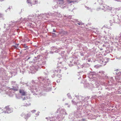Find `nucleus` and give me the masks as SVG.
I'll return each mask as SVG.
<instances>
[{"mask_svg":"<svg viewBox=\"0 0 121 121\" xmlns=\"http://www.w3.org/2000/svg\"><path fill=\"white\" fill-rule=\"evenodd\" d=\"M99 82L98 83H97V82H95V86H96V89H95L96 90H99V92H100V90H101L102 89V88L101 87V86L99 85Z\"/></svg>","mask_w":121,"mask_h":121,"instance_id":"nucleus-12","label":"nucleus"},{"mask_svg":"<svg viewBox=\"0 0 121 121\" xmlns=\"http://www.w3.org/2000/svg\"><path fill=\"white\" fill-rule=\"evenodd\" d=\"M19 93L22 96L25 95L26 94V92L24 91L23 89H20L19 90Z\"/></svg>","mask_w":121,"mask_h":121,"instance_id":"nucleus-19","label":"nucleus"},{"mask_svg":"<svg viewBox=\"0 0 121 121\" xmlns=\"http://www.w3.org/2000/svg\"><path fill=\"white\" fill-rule=\"evenodd\" d=\"M97 74L94 72H90L88 74V77L90 79H92V80L95 82H97L98 83L99 80L97 77L96 78Z\"/></svg>","mask_w":121,"mask_h":121,"instance_id":"nucleus-3","label":"nucleus"},{"mask_svg":"<svg viewBox=\"0 0 121 121\" xmlns=\"http://www.w3.org/2000/svg\"><path fill=\"white\" fill-rule=\"evenodd\" d=\"M37 64H36L35 66H33L31 67L30 68V69L32 73H34L37 71L38 69L40 68V66H39V65H37Z\"/></svg>","mask_w":121,"mask_h":121,"instance_id":"nucleus-8","label":"nucleus"},{"mask_svg":"<svg viewBox=\"0 0 121 121\" xmlns=\"http://www.w3.org/2000/svg\"><path fill=\"white\" fill-rule=\"evenodd\" d=\"M39 56L38 55L36 58L35 57V58H37L35 59H34L35 60H36L35 63L37 64V65H39V66H40V68H43L44 67L42 65L45 64L46 63V61L44 58H42V59H40L39 58Z\"/></svg>","mask_w":121,"mask_h":121,"instance_id":"nucleus-4","label":"nucleus"},{"mask_svg":"<svg viewBox=\"0 0 121 121\" xmlns=\"http://www.w3.org/2000/svg\"><path fill=\"white\" fill-rule=\"evenodd\" d=\"M65 99V98H64L63 99V101H64V100Z\"/></svg>","mask_w":121,"mask_h":121,"instance_id":"nucleus-55","label":"nucleus"},{"mask_svg":"<svg viewBox=\"0 0 121 121\" xmlns=\"http://www.w3.org/2000/svg\"><path fill=\"white\" fill-rule=\"evenodd\" d=\"M39 112H38V115H39Z\"/></svg>","mask_w":121,"mask_h":121,"instance_id":"nucleus-58","label":"nucleus"},{"mask_svg":"<svg viewBox=\"0 0 121 121\" xmlns=\"http://www.w3.org/2000/svg\"><path fill=\"white\" fill-rule=\"evenodd\" d=\"M75 59L74 57H71L70 58L69 63V65L71 67L73 66L74 65H76L78 64V63L75 62Z\"/></svg>","mask_w":121,"mask_h":121,"instance_id":"nucleus-9","label":"nucleus"},{"mask_svg":"<svg viewBox=\"0 0 121 121\" xmlns=\"http://www.w3.org/2000/svg\"><path fill=\"white\" fill-rule=\"evenodd\" d=\"M26 97H25L24 98H23V100H26Z\"/></svg>","mask_w":121,"mask_h":121,"instance_id":"nucleus-48","label":"nucleus"},{"mask_svg":"<svg viewBox=\"0 0 121 121\" xmlns=\"http://www.w3.org/2000/svg\"><path fill=\"white\" fill-rule=\"evenodd\" d=\"M119 21L120 22H121V19H120V20H119Z\"/></svg>","mask_w":121,"mask_h":121,"instance_id":"nucleus-57","label":"nucleus"},{"mask_svg":"<svg viewBox=\"0 0 121 121\" xmlns=\"http://www.w3.org/2000/svg\"><path fill=\"white\" fill-rule=\"evenodd\" d=\"M64 51H62L61 52V53H60V55L62 56V57L64 56Z\"/></svg>","mask_w":121,"mask_h":121,"instance_id":"nucleus-37","label":"nucleus"},{"mask_svg":"<svg viewBox=\"0 0 121 121\" xmlns=\"http://www.w3.org/2000/svg\"><path fill=\"white\" fill-rule=\"evenodd\" d=\"M49 73V72L47 69L45 70L44 72V73L45 75L46 76L48 75Z\"/></svg>","mask_w":121,"mask_h":121,"instance_id":"nucleus-27","label":"nucleus"},{"mask_svg":"<svg viewBox=\"0 0 121 121\" xmlns=\"http://www.w3.org/2000/svg\"><path fill=\"white\" fill-rule=\"evenodd\" d=\"M89 97H84L81 96H79V103H81V105L79 107H77V110L74 112V115L76 116V118H78L82 114V112L85 113L86 112V108L88 106L87 100L89 98Z\"/></svg>","mask_w":121,"mask_h":121,"instance_id":"nucleus-2","label":"nucleus"},{"mask_svg":"<svg viewBox=\"0 0 121 121\" xmlns=\"http://www.w3.org/2000/svg\"><path fill=\"white\" fill-rule=\"evenodd\" d=\"M12 86V88L9 91V92H11V89H12L14 91H17L18 90V87L17 85H16V86Z\"/></svg>","mask_w":121,"mask_h":121,"instance_id":"nucleus-15","label":"nucleus"},{"mask_svg":"<svg viewBox=\"0 0 121 121\" xmlns=\"http://www.w3.org/2000/svg\"><path fill=\"white\" fill-rule=\"evenodd\" d=\"M4 111L5 113H10L13 111V109L12 108H10L8 106H6L4 108Z\"/></svg>","mask_w":121,"mask_h":121,"instance_id":"nucleus-11","label":"nucleus"},{"mask_svg":"<svg viewBox=\"0 0 121 121\" xmlns=\"http://www.w3.org/2000/svg\"><path fill=\"white\" fill-rule=\"evenodd\" d=\"M65 105H68V104H65Z\"/></svg>","mask_w":121,"mask_h":121,"instance_id":"nucleus-62","label":"nucleus"},{"mask_svg":"<svg viewBox=\"0 0 121 121\" xmlns=\"http://www.w3.org/2000/svg\"><path fill=\"white\" fill-rule=\"evenodd\" d=\"M11 83L12 85H13L15 86H16V85H17L16 84V82L15 81H12L11 82Z\"/></svg>","mask_w":121,"mask_h":121,"instance_id":"nucleus-36","label":"nucleus"},{"mask_svg":"<svg viewBox=\"0 0 121 121\" xmlns=\"http://www.w3.org/2000/svg\"><path fill=\"white\" fill-rule=\"evenodd\" d=\"M48 15L46 13L42 14L39 15L38 17L40 19H42L43 18V19H45L46 17H47V18H48Z\"/></svg>","mask_w":121,"mask_h":121,"instance_id":"nucleus-14","label":"nucleus"},{"mask_svg":"<svg viewBox=\"0 0 121 121\" xmlns=\"http://www.w3.org/2000/svg\"><path fill=\"white\" fill-rule=\"evenodd\" d=\"M98 0L100 6V7L99 9L98 8L97 9V10H99L100 9L102 10L105 9L104 11H105L106 10H112V8L109 6H107L105 4H104V3H103L102 0Z\"/></svg>","mask_w":121,"mask_h":121,"instance_id":"nucleus-5","label":"nucleus"},{"mask_svg":"<svg viewBox=\"0 0 121 121\" xmlns=\"http://www.w3.org/2000/svg\"><path fill=\"white\" fill-rule=\"evenodd\" d=\"M25 115V114L24 113H22L21 115V116L22 117H23Z\"/></svg>","mask_w":121,"mask_h":121,"instance_id":"nucleus-43","label":"nucleus"},{"mask_svg":"<svg viewBox=\"0 0 121 121\" xmlns=\"http://www.w3.org/2000/svg\"><path fill=\"white\" fill-rule=\"evenodd\" d=\"M116 74L119 75L118 77H121V78L119 79V81H118L119 82L121 83V72H116Z\"/></svg>","mask_w":121,"mask_h":121,"instance_id":"nucleus-21","label":"nucleus"},{"mask_svg":"<svg viewBox=\"0 0 121 121\" xmlns=\"http://www.w3.org/2000/svg\"><path fill=\"white\" fill-rule=\"evenodd\" d=\"M104 32L105 33H106V31H104Z\"/></svg>","mask_w":121,"mask_h":121,"instance_id":"nucleus-61","label":"nucleus"},{"mask_svg":"<svg viewBox=\"0 0 121 121\" xmlns=\"http://www.w3.org/2000/svg\"><path fill=\"white\" fill-rule=\"evenodd\" d=\"M72 103L73 104L77 106V105L78 104L79 102H76V101L72 100Z\"/></svg>","mask_w":121,"mask_h":121,"instance_id":"nucleus-31","label":"nucleus"},{"mask_svg":"<svg viewBox=\"0 0 121 121\" xmlns=\"http://www.w3.org/2000/svg\"><path fill=\"white\" fill-rule=\"evenodd\" d=\"M85 119H83L81 120L82 121H84L85 120Z\"/></svg>","mask_w":121,"mask_h":121,"instance_id":"nucleus-50","label":"nucleus"},{"mask_svg":"<svg viewBox=\"0 0 121 121\" xmlns=\"http://www.w3.org/2000/svg\"><path fill=\"white\" fill-rule=\"evenodd\" d=\"M51 49L52 52H57L59 51V49H58L55 47H53L51 48Z\"/></svg>","mask_w":121,"mask_h":121,"instance_id":"nucleus-16","label":"nucleus"},{"mask_svg":"<svg viewBox=\"0 0 121 121\" xmlns=\"http://www.w3.org/2000/svg\"><path fill=\"white\" fill-rule=\"evenodd\" d=\"M67 96L68 97V98L69 99H71V96L70 95V94L69 93H68L67 95Z\"/></svg>","mask_w":121,"mask_h":121,"instance_id":"nucleus-38","label":"nucleus"},{"mask_svg":"<svg viewBox=\"0 0 121 121\" xmlns=\"http://www.w3.org/2000/svg\"><path fill=\"white\" fill-rule=\"evenodd\" d=\"M46 119H47V118H48H48L46 117Z\"/></svg>","mask_w":121,"mask_h":121,"instance_id":"nucleus-63","label":"nucleus"},{"mask_svg":"<svg viewBox=\"0 0 121 121\" xmlns=\"http://www.w3.org/2000/svg\"><path fill=\"white\" fill-rule=\"evenodd\" d=\"M38 3V0H34L32 1V2L31 3V4H37Z\"/></svg>","mask_w":121,"mask_h":121,"instance_id":"nucleus-28","label":"nucleus"},{"mask_svg":"<svg viewBox=\"0 0 121 121\" xmlns=\"http://www.w3.org/2000/svg\"><path fill=\"white\" fill-rule=\"evenodd\" d=\"M115 18L113 17L112 20H111L110 21V23L112 24V23H117V22H116L115 21Z\"/></svg>","mask_w":121,"mask_h":121,"instance_id":"nucleus-30","label":"nucleus"},{"mask_svg":"<svg viewBox=\"0 0 121 121\" xmlns=\"http://www.w3.org/2000/svg\"><path fill=\"white\" fill-rule=\"evenodd\" d=\"M53 32H56V31L54 29H53Z\"/></svg>","mask_w":121,"mask_h":121,"instance_id":"nucleus-51","label":"nucleus"},{"mask_svg":"<svg viewBox=\"0 0 121 121\" xmlns=\"http://www.w3.org/2000/svg\"><path fill=\"white\" fill-rule=\"evenodd\" d=\"M30 105V103L29 102L27 101H25L23 105L26 106H28Z\"/></svg>","mask_w":121,"mask_h":121,"instance_id":"nucleus-22","label":"nucleus"},{"mask_svg":"<svg viewBox=\"0 0 121 121\" xmlns=\"http://www.w3.org/2000/svg\"><path fill=\"white\" fill-rule=\"evenodd\" d=\"M9 29V30H7L6 29V30H7L6 31H7V32L8 31V32H9L11 33L12 32H13L14 31V30H13V29Z\"/></svg>","mask_w":121,"mask_h":121,"instance_id":"nucleus-33","label":"nucleus"},{"mask_svg":"<svg viewBox=\"0 0 121 121\" xmlns=\"http://www.w3.org/2000/svg\"><path fill=\"white\" fill-rule=\"evenodd\" d=\"M3 0H0V1H3Z\"/></svg>","mask_w":121,"mask_h":121,"instance_id":"nucleus-56","label":"nucleus"},{"mask_svg":"<svg viewBox=\"0 0 121 121\" xmlns=\"http://www.w3.org/2000/svg\"><path fill=\"white\" fill-rule=\"evenodd\" d=\"M61 112H63V114H65V115H67V114L65 109H62L61 111Z\"/></svg>","mask_w":121,"mask_h":121,"instance_id":"nucleus-26","label":"nucleus"},{"mask_svg":"<svg viewBox=\"0 0 121 121\" xmlns=\"http://www.w3.org/2000/svg\"><path fill=\"white\" fill-rule=\"evenodd\" d=\"M83 76H85H85H85V75H84V76H82L83 78H84V77H83Z\"/></svg>","mask_w":121,"mask_h":121,"instance_id":"nucleus-59","label":"nucleus"},{"mask_svg":"<svg viewBox=\"0 0 121 121\" xmlns=\"http://www.w3.org/2000/svg\"><path fill=\"white\" fill-rule=\"evenodd\" d=\"M16 96L17 98L19 99L20 98H21V96H19V95H16Z\"/></svg>","mask_w":121,"mask_h":121,"instance_id":"nucleus-42","label":"nucleus"},{"mask_svg":"<svg viewBox=\"0 0 121 121\" xmlns=\"http://www.w3.org/2000/svg\"><path fill=\"white\" fill-rule=\"evenodd\" d=\"M73 23L75 25H77V24H78L79 25H82L84 24L82 23L79 22L77 20H75L74 21H73Z\"/></svg>","mask_w":121,"mask_h":121,"instance_id":"nucleus-17","label":"nucleus"},{"mask_svg":"<svg viewBox=\"0 0 121 121\" xmlns=\"http://www.w3.org/2000/svg\"><path fill=\"white\" fill-rule=\"evenodd\" d=\"M23 47L24 48H26V49H25L24 50H25L26 49H27L28 48V47L26 45L24 44L23 45Z\"/></svg>","mask_w":121,"mask_h":121,"instance_id":"nucleus-40","label":"nucleus"},{"mask_svg":"<svg viewBox=\"0 0 121 121\" xmlns=\"http://www.w3.org/2000/svg\"><path fill=\"white\" fill-rule=\"evenodd\" d=\"M115 39L116 40H118L119 39H121V33L119 35L118 37H116Z\"/></svg>","mask_w":121,"mask_h":121,"instance_id":"nucleus-32","label":"nucleus"},{"mask_svg":"<svg viewBox=\"0 0 121 121\" xmlns=\"http://www.w3.org/2000/svg\"><path fill=\"white\" fill-rule=\"evenodd\" d=\"M106 27L105 26H104L102 28V29H104V28H106Z\"/></svg>","mask_w":121,"mask_h":121,"instance_id":"nucleus-46","label":"nucleus"},{"mask_svg":"<svg viewBox=\"0 0 121 121\" xmlns=\"http://www.w3.org/2000/svg\"><path fill=\"white\" fill-rule=\"evenodd\" d=\"M58 70H55L53 71H51V72L53 74V75L52 76V77L53 78L55 77L56 74L58 72Z\"/></svg>","mask_w":121,"mask_h":121,"instance_id":"nucleus-18","label":"nucleus"},{"mask_svg":"<svg viewBox=\"0 0 121 121\" xmlns=\"http://www.w3.org/2000/svg\"><path fill=\"white\" fill-rule=\"evenodd\" d=\"M89 64L88 63H86L84 64H83L82 65L80 66V67L83 68V67H85L86 66V67H89Z\"/></svg>","mask_w":121,"mask_h":121,"instance_id":"nucleus-23","label":"nucleus"},{"mask_svg":"<svg viewBox=\"0 0 121 121\" xmlns=\"http://www.w3.org/2000/svg\"><path fill=\"white\" fill-rule=\"evenodd\" d=\"M36 17L35 14H31L29 15L27 18H24L23 21V22L26 23H29L30 24H31V22H32L35 21V18Z\"/></svg>","mask_w":121,"mask_h":121,"instance_id":"nucleus-7","label":"nucleus"},{"mask_svg":"<svg viewBox=\"0 0 121 121\" xmlns=\"http://www.w3.org/2000/svg\"><path fill=\"white\" fill-rule=\"evenodd\" d=\"M104 72L102 71H100L98 72L97 74V77L99 80V82H100V80L102 79H106L108 78L107 76H106L104 74Z\"/></svg>","mask_w":121,"mask_h":121,"instance_id":"nucleus-6","label":"nucleus"},{"mask_svg":"<svg viewBox=\"0 0 121 121\" xmlns=\"http://www.w3.org/2000/svg\"><path fill=\"white\" fill-rule=\"evenodd\" d=\"M31 0H27V2L28 4V5L29 6H30L32 5L31 4Z\"/></svg>","mask_w":121,"mask_h":121,"instance_id":"nucleus-29","label":"nucleus"},{"mask_svg":"<svg viewBox=\"0 0 121 121\" xmlns=\"http://www.w3.org/2000/svg\"><path fill=\"white\" fill-rule=\"evenodd\" d=\"M52 34L54 35H56L55 33H53Z\"/></svg>","mask_w":121,"mask_h":121,"instance_id":"nucleus-53","label":"nucleus"},{"mask_svg":"<svg viewBox=\"0 0 121 121\" xmlns=\"http://www.w3.org/2000/svg\"><path fill=\"white\" fill-rule=\"evenodd\" d=\"M15 26V22H11L10 23L9 25H8L9 26V27H8L7 28V30H9V29H12V27H13Z\"/></svg>","mask_w":121,"mask_h":121,"instance_id":"nucleus-13","label":"nucleus"},{"mask_svg":"<svg viewBox=\"0 0 121 121\" xmlns=\"http://www.w3.org/2000/svg\"><path fill=\"white\" fill-rule=\"evenodd\" d=\"M18 45L19 44H16L15 45H14L13 46L14 48H17V47H18Z\"/></svg>","mask_w":121,"mask_h":121,"instance_id":"nucleus-39","label":"nucleus"},{"mask_svg":"<svg viewBox=\"0 0 121 121\" xmlns=\"http://www.w3.org/2000/svg\"><path fill=\"white\" fill-rule=\"evenodd\" d=\"M36 111L35 110H33L31 111V112H35Z\"/></svg>","mask_w":121,"mask_h":121,"instance_id":"nucleus-49","label":"nucleus"},{"mask_svg":"<svg viewBox=\"0 0 121 121\" xmlns=\"http://www.w3.org/2000/svg\"><path fill=\"white\" fill-rule=\"evenodd\" d=\"M70 107V105L68 106V107Z\"/></svg>","mask_w":121,"mask_h":121,"instance_id":"nucleus-60","label":"nucleus"},{"mask_svg":"<svg viewBox=\"0 0 121 121\" xmlns=\"http://www.w3.org/2000/svg\"><path fill=\"white\" fill-rule=\"evenodd\" d=\"M30 57H29L27 59V60H28L30 59Z\"/></svg>","mask_w":121,"mask_h":121,"instance_id":"nucleus-52","label":"nucleus"},{"mask_svg":"<svg viewBox=\"0 0 121 121\" xmlns=\"http://www.w3.org/2000/svg\"><path fill=\"white\" fill-rule=\"evenodd\" d=\"M10 7H9L8 9H7L5 11L6 12H7L8 11H9L10 10Z\"/></svg>","mask_w":121,"mask_h":121,"instance_id":"nucleus-41","label":"nucleus"},{"mask_svg":"<svg viewBox=\"0 0 121 121\" xmlns=\"http://www.w3.org/2000/svg\"><path fill=\"white\" fill-rule=\"evenodd\" d=\"M2 16H3V15L1 14H0V18H1L3 19H3V18L2 17Z\"/></svg>","mask_w":121,"mask_h":121,"instance_id":"nucleus-45","label":"nucleus"},{"mask_svg":"<svg viewBox=\"0 0 121 121\" xmlns=\"http://www.w3.org/2000/svg\"><path fill=\"white\" fill-rule=\"evenodd\" d=\"M86 85H87L86 86V85H84V86L86 87H89V84L88 83H87Z\"/></svg>","mask_w":121,"mask_h":121,"instance_id":"nucleus-44","label":"nucleus"},{"mask_svg":"<svg viewBox=\"0 0 121 121\" xmlns=\"http://www.w3.org/2000/svg\"><path fill=\"white\" fill-rule=\"evenodd\" d=\"M88 61L89 62V61H90V60H88Z\"/></svg>","mask_w":121,"mask_h":121,"instance_id":"nucleus-64","label":"nucleus"},{"mask_svg":"<svg viewBox=\"0 0 121 121\" xmlns=\"http://www.w3.org/2000/svg\"><path fill=\"white\" fill-rule=\"evenodd\" d=\"M86 7L87 8V9H89V7Z\"/></svg>","mask_w":121,"mask_h":121,"instance_id":"nucleus-54","label":"nucleus"},{"mask_svg":"<svg viewBox=\"0 0 121 121\" xmlns=\"http://www.w3.org/2000/svg\"><path fill=\"white\" fill-rule=\"evenodd\" d=\"M81 55L82 56H84V53H83V52H82V53H81Z\"/></svg>","mask_w":121,"mask_h":121,"instance_id":"nucleus-47","label":"nucleus"},{"mask_svg":"<svg viewBox=\"0 0 121 121\" xmlns=\"http://www.w3.org/2000/svg\"><path fill=\"white\" fill-rule=\"evenodd\" d=\"M6 42L4 39H1L0 41V48L2 49H4L6 47Z\"/></svg>","mask_w":121,"mask_h":121,"instance_id":"nucleus-10","label":"nucleus"},{"mask_svg":"<svg viewBox=\"0 0 121 121\" xmlns=\"http://www.w3.org/2000/svg\"><path fill=\"white\" fill-rule=\"evenodd\" d=\"M32 85L30 86L28 88L31 90L33 95H36L38 97H39L42 95L41 93L38 92L40 91L39 86L42 91L48 92L51 90L50 81L46 78L39 77L38 80H32Z\"/></svg>","mask_w":121,"mask_h":121,"instance_id":"nucleus-1","label":"nucleus"},{"mask_svg":"<svg viewBox=\"0 0 121 121\" xmlns=\"http://www.w3.org/2000/svg\"><path fill=\"white\" fill-rule=\"evenodd\" d=\"M76 1H73V0H68V3L69 4L73 3H74L75 2H76Z\"/></svg>","mask_w":121,"mask_h":121,"instance_id":"nucleus-35","label":"nucleus"},{"mask_svg":"<svg viewBox=\"0 0 121 121\" xmlns=\"http://www.w3.org/2000/svg\"><path fill=\"white\" fill-rule=\"evenodd\" d=\"M30 113L27 114H25L24 117V118L26 119H28L29 117L30 116Z\"/></svg>","mask_w":121,"mask_h":121,"instance_id":"nucleus-24","label":"nucleus"},{"mask_svg":"<svg viewBox=\"0 0 121 121\" xmlns=\"http://www.w3.org/2000/svg\"><path fill=\"white\" fill-rule=\"evenodd\" d=\"M59 4H63L64 3V0H57Z\"/></svg>","mask_w":121,"mask_h":121,"instance_id":"nucleus-34","label":"nucleus"},{"mask_svg":"<svg viewBox=\"0 0 121 121\" xmlns=\"http://www.w3.org/2000/svg\"><path fill=\"white\" fill-rule=\"evenodd\" d=\"M63 60V57L60 58L59 59V61H58V65H59V64H61L62 63V61Z\"/></svg>","mask_w":121,"mask_h":121,"instance_id":"nucleus-25","label":"nucleus"},{"mask_svg":"<svg viewBox=\"0 0 121 121\" xmlns=\"http://www.w3.org/2000/svg\"><path fill=\"white\" fill-rule=\"evenodd\" d=\"M60 117H59V116H55L54 117V119H53V118L52 117H50L49 118V119H50H50H48L50 120V121H55V118H58L59 119Z\"/></svg>","mask_w":121,"mask_h":121,"instance_id":"nucleus-20","label":"nucleus"}]
</instances>
